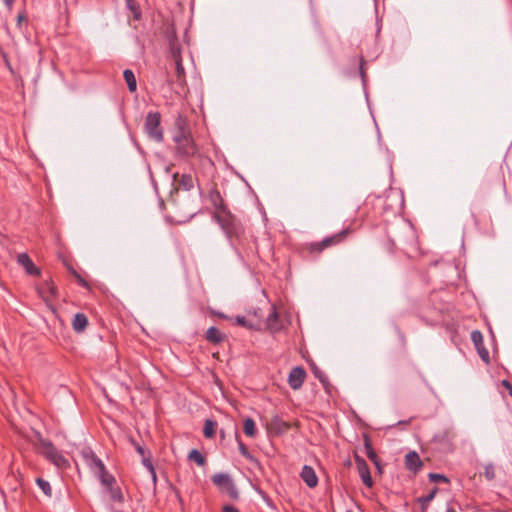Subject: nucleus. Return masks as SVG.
<instances>
[{
  "mask_svg": "<svg viewBox=\"0 0 512 512\" xmlns=\"http://www.w3.org/2000/svg\"><path fill=\"white\" fill-rule=\"evenodd\" d=\"M208 198L215 211L213 218L220 225L231 246L241 259L254 260L258 258V242L242 222L233 215L224 203L217 188L209 191Z\"/></svg>",
  "mask_w": 512,
  "mask_h": 512,
  "instance_id": "1",
  "label": "nucleus"
},
{
  "mask_svg": "<svg viewBox=\"0 0 512 512\" xmlns=\"http://www.w3.org/2000/svg\"><path fill=\"white\" fill-rule=\"evenodd\" d=\"M387 236L389 238L388 252L393 253L395 248H399L407 255L417 251V234L409 222L401 220L390 226L387 229Z\"/></svg>",
  "mask_w": 512,
  "mask_h": 512,
  "instance_id": "2",
  "label": "nucleus"
},
{
  "mask_svg": "<svg viewBox=\"0 0 512 512\" xmlns=\"http://www.w3.org/2000/svg\"><path fill=\"white\" fill-rule=\"evenodd\" d=\"M175 124L176 130L173 134L175 156L180 159L188 160L199 155V148L191 135L187 121L179 116Z\"/></svg>",
  "mask_w": 512,
  "mask_h": 512,
  "instance_id": "3",
  "label": "nucleus"
},
{
  "mask_svg": "<svg viewBox=\"0 0 512 512\" xmlns=\"http://www.w3.org/2000/svg\"><path fill=\"white\" fill-rule=\"evenodd\" d=\"M81 456L84 463L89 469L99 478L104 486L114 484L115 478L110 475L102 460L90 448H84L81 451Z\"/></svg>",
  "mask_w": 512,
  "mask_h": 512,
  "instance_id": "4",
  "label": "nucleus"
},
{
  "mask_svg": "<svg viewBox=\"0 0 512 512\" xmlns=\"http://www.w3.org/2000/svg\"><path fill=\"white\" fill-rule=\"evenodd\" d=\"M354 232V229L351 226H348L341 230L340 232L333 234L324 238L319 242H312L306 245L305 249L311 255H319L325 249L339 245L346 241V239Z\"/></svg>",
  "mask_w": 512,
  "mask_h": 512,
  "instance_id": "5",
  "label": "nucleus"
},
{
  "mask_svg": "<svg viewBox=\"0 0 512 512\" xmlns=\"http://www.w3.org/2000/svg\"><path fill=\"white\" fill-rule=\"evenodd\" d=\"M39 453L58 468L63 469L69 466L68 460L57 450V448L49 440H40Z\"/></svg>",
  "mask_w": 512,
  "mask_h": 512,
  "instance_id": "6",
  "label": "nucleus"
},
{
  "mask_svg": "<svg viewBox=\"0 0 512 512\" xmlns=\"http://www.w3.org/2000/svg\"><path fill=\"white\" fill-rule=\"evenodd\" d=\"M212 483L218 488L221 493L226 494L230 500H239V491L229 474L216 473L211 478Z\"/></svg>",
  "mask_w": 512,
  "mask_h": 512,
  "instance_id": "7",
  "label": "nucleus"
},
{
  "mask_svg": "<svg viewBox=\"0 0 512 512\" xmlns=\"http://www.w3.org/2000/svg\"><path fill=\"white\" fill-rule=\"evenodd\" d=\"M144 130L151 139L157 142L163 141L164 134L161 127V114L159 112L155 111L147 114Z\"/></svg>",
  "mask_w": 512,
  "mask_h": 512,
  "instance_id": "8",
  "label": "nucleus"
},
{
  "mask_svg": "<svg viewBox=\"0 0 512 512\" xmlns=\"http://www.w3.org/2000/svg\"><path fill=\"white\" fill-rule=\"evenodd\" d=\"M455 434L450 430H444L434 435L432 442L435 448L442 453H450L454 450L453 440Z\"/></svg>",
  "mask_w": 512,
  "mask_h": 512,
  "instance_id": "9",
  "label": "nucleus"
},
{
  "mask_svg": "<svg viewBox=\"0 0 512 512\" xmlns=\"http://www.w3.org/2000/svg\"><path fill=\"white\" fill-rule=\"evenodd\" d=\"M471 340L477 350L479 357L486 364L490 363L489 351L484 346L483 335L479 330H474L471 333Z\"/></svg>",
  "mask_w": 512,
  "mask_h": 512,
  "instance_id": "10",
  "label": "nucleus"
},
{
  "mask_svg": "<svg viewBox=\"0 0 512 512\" xmlns=\"http://www.w3.org/2000/svg\"><path fill=\"white\" fill-rule=\"evenodd\" d=\"M355 463H356L358 474H359L363 484L366 485L368 488H371L373 486V479L371 477L370 469H369L367 462L362 457L356 455Z\"/></svg>",
  "mask_w": 512,
  "mask_h": 512,
  "instance_id": "11",
  "label": "nucleus"
},
{
  "mask_svg": "<svg viewBox=\"0 0 512 512\" xmlns=\"http://www.w3.org/2000/svg\"><path fill=\"white\" fill-rule=\"evenodd\" d=\"M306 378V371L301 366H296L291 369L288 376V384L293 390H298L302 387Z\"/></svg>",
  "mask_w": 512,
  "mask_h": 512,
  "instance_id": "12",
  "label": "nucleus"
},
{
  "mask_svg": "<svg viewBox=\"0 0 512 512\" xmlns=\"http://www.w3.org/2000/svg\"><path fill=\"white\" fill-rule=\"evenodd\" d=\"M265 324L267 330H269L271 333H277L284 328L283 321L280 319L275 305L271 306V312L267 316Z\"/></svg>",
  "mask_w": 512,
  "mask_h": 512,
  "instance_id": "13",
  "label": "nucleus"
},
{
  "mask_svg": "<svg viewBox=\"0 0 512 512\" xmlns=\"http://www.w3.org/2000/svg\"><path fill=\"white\" fill-rule=\"evenodd\" d=\"M17 263L22 266L25 272L30 276H39L41 274L40 269L33 263L27 253H20L17 256Z\"/></svg>",
  "mask_w": 512,
  "mask_h": 512,
  "instance_id": "14",
  "label": "nucleus"
},
{
  "mask_svg": "<svg viewBox=\"0 0 512 512\" xmlns=\"http://www.w3.org/2000/svg\"><path fill=\"white\" fill-rule=\"evenodd\" d=\"M405 466L409 471L416 474L422 469L423 461L417 452L410 451L405 455Z\"/></svg>",
  "mask_w": 512,
  "mask_h": 512,
  "instance_id": "15",
  "label": "nucleus"
},
{
  "mask_svg": "<svg viewBox=\"0 0 512 512\" xmlns=\"http://www.w3.org/2000/svg\"><path fill=\"white\" fill-rule=\"evenodd\" d=\"M300 477L309 488H314L318 484V477L311 466L304 465Z\"/></svg>",
  "mask_w": 512,
  "mask_h": 512,
  "instance_id": "16",
  "label": "nucleus"
},
{
  "mask_svg": "<svg viewBox=\"0 0 512 512\" xmlns=\"http://www.w3.org/2000/svg\"><path fill=\"white\" fill-rule=\"evenodd\" d=\"M205 339L214 345L220 344L225 340V335L216 327H210L205 333Z\"/></svg>",
  "mask_w": 512,
  "mask_h": 512,
  "instance_id": "17",
  "label": "nucleus"
},
{
  "mask_svg": "<svg viewBox=\"0 0 512 512\" xmlns=\"http://www.w3.org/2000/svg\"><path fill=\"white\" fill-rule=\"evenodd\" d=\"M88 326V318L84 313H77L72 321L73 330L77 333L83 332Z\"/></svg>",
  "mask_w": 512,
  "mask_h": 512,
  "instance_id": "18",
  "label": "nucleus"
},
{
  "mask_svg": "<svg viewBox=\"0 0 512 512\" xmlns=\"http://www.w3.org/2000/svg\"><path fill=\"white\" fill-rule=\"evenodd\" d=\"M174 180L178 181V186L185 190H190L194 186V179L191 174L179 175L178 173H176L174 175Z\"/></svg>",
  "mask_w": 512,
  "mask_h": 512,
  "instance_id": "19",
  "label": "nucleus"
},
{
  "mask_svg": "<svg viewBox=\"0 0 512 512\" xmlns=\"http://www.w3.org/2000/svg\"><path fill=\"white\" fill-rule=\"evenodd\" d=\"M364 448H365V452H366V455L369 458V460H371L377 467H379L380 459H379L377 453L375 452V450L372 446L371 440L369 439L368 436H365V438H364Z\"/></svg>",
  "mask_w": 512,
  "mask_h": 512,
  "instance_id": "20",
  "label": "nucleus"
},
{
  "mask_svg": "<svg viewBox=\"0 0 512 512\" xmlns=\"http://www.w3.org/2000/svg\"><path fill=\"white\" fill-rule=\"evenodd\" d=\"M270 426L276 433H283L290 429V424L282 420L279 416L271 419Z\"/></svg>",
  "mask_w": 512,
  "mask_h": 512,
  "instance_id": "21",
  "label": "nucleus"
},
{
  "mask_svg": "<svg viewBox=\"0 0 512 512\" xmlns=\"http://www.w3.org/2000/svg\"><path fill=\"white\" fill-rule=\"evenodd\" d=\"M437 492L438 488L434 487L427 495H423L417 498V502L419 503L422 512H425L430 502L435 498Z\"/></svg>",
  "mask_w": 512,
  "mask_h": 512,
  "instance_id": "22",
  "label": "nucleus"
},
{
  "mask_svg": "<svg viewBox=\"0 0 512 512\" xmlns=\"http://www.w3.org/2000/svg\"><path fill=\"white\" fill-rule=\"evenodd\" d=\"M124 80L127 84L128 90L131 93L136 92L137 90V81L134 72L131 69H126L123 72Z\"/></svg>",
  "mask_w": 512,
  "mask_h": 512,
  "instance_id": "23",
  "label": "nucleus"
},
{
  "mask_svg": "<svg viewBox=\"0 0 512 512\" xmlns=\"http://www.w3.org/2000/svg\"><path fill=\"white\" fill-rule=\"evenodd\" d=\"M188 460L195 462L198 466L203 467L206 465V457L197 449H193L188 454Z\"/></svg>",
  "mask_w": 512,
  "mask_h": 512,
  "instance_id": "24",
  "label": "nucleus"
},
{
  "mask_svg": "<svg viewBox=\"0 0 512 512\" xmlns=\"http://www.w3.org/2000/svg\"><path fill=\"white\" fill-rule=\"evenodd\" d=\"M243 431L248 437H255L257 433L255 421L248 417L243 422Z\"/></svg>",
  "mask_w": 512,
  "mask_h": 512,
  "instance_id": "25",
  "label": "nucleus"
},
{
  "mask_svg": "<svg viewBox=\"0 0 512 512\" xmlns=\"http://www.w3.org/2000/svg\"><path fill=\"white\" fill-rule=\"evenodd\" d=\"M217 422L207 419L204 423L203 434L206 438H213L216 434Z\"/></svg>",
  "mask_w": 512,
  "mask_h": 512,
  "instance_id": "26",
  "label": "nucleus"
},
{
  "mask_svg": "<svg viewBox=\"0 0 512 512\" xmlns=\"http://www.w3.org/2000/svg\"><path fill=\"white\" fill-rule=\"evenodd\" d=\"M311 371H312L313 375L315 376V378H317L322 383L324 388L327 390L330 383H329L328 377L325 375V373L319 367H317L315 364H313L311 366Z\"/></svg>",
  "mask_w": 512,
  "mask_h": 512,
  "instance_id": "27",
  "label": "nucleus"
},
{
  "mask_svg": "<svg viewBox=\"0 0 512 512\" xmlns=\"http://www.w3.org/2000/svg\"><path fill=\"white\" fill-rule=\"evenodd\" d=\"M142 464L149 471V473H150V475L152 477L153 482L156 483L157 475H156V471H155L154 465H153V463L151 461V454H150V452H148L146 455L142 456Z\"/></svg>",
  "mask_w": 512,
  "mask_h": 512,
  "instance_id": "28",
  "label": "nucleus"
},
{
  "mask_svg": "<svg viewBox=\"0 0 512 512\" xmlns=\"http://www.w3.org/2000/svg\"><path fill=\"white\" fill-rule=\"evenodd\" d=\"M109 489L110 498L115 502H123L124 497L120 487H114L113 484L107 486Z\"/></svg>",
  "mask_w": 512,
  "mask_h": 512,
  "instance_id": "29",
  "label": "nucleus"
},
{
  "mask_svg": "<svg viewBox=\"0 0 512 512\" xmlns=\"http://www.w3.org/2000/svg\"><path fill=\"white\" fill-rule=\"evenodd\" d=\"M36 483L46 496H52V488L48 481L44 480L43 478H37Z\"/></svg>",
  "mask_w": 512,
  "mask_h": 512,
  "instance_id": "30",
  "label": "nucleus"
},
{
  "mask_svg": "<svg viewBox=\"0 0 512 512\" xmlns=\"http://www.w3.org/2000/svg\"><path fill=\"white\" fill-rule=\"evenodd\" d=\"M483 475L484 477L488 480V481H492L495 479L496 477V473H495V467L493 464H486L484 466V471H483Z\"/></svg>",
  "mask_w": 512,
  "mask_h": 512,
  "instance_id": "31",
  "label": "nucleus"
},
{
  "mask_svg": "<svg viewBox=\"0 0 512 512\" xmlns=\"http://www.w3.org/2000/svg\"><path fill=\"white\" fill-rule=\"evenodd\" d=\"M234 322L235 324H237L238 326H241V327H245V328H248V329H254L255 326L249 322L245 316H240V315H237L235 318H234Z\"/></svg>",
  "mask_w": 512,
  "mask_h": 512,
  "instance_id": "32",
  "label": "nucleus"
},
{
  "mask_svg": "<svg viewBox=\"0 0 512 512\" xmlns=\"http://www.w3.org/2000/svg\"><path fill=\"white\" fill-rule=\"evenodd\" d=\"M170 51L174 61L182 59L180 47L175 42H170Z\"/></svg>",
  "mask_w": 512,
  "mask_h": 512,
  "instance_id": "33",
  "label": "nucleus"
},
{
  "mask_svg": "<svg viewBox=\"0 0 512 512\" xmlns=\"http://www.w3.org/2000/svg\"><path fill=\"white\" fill-rule=\"evenodd\" d=\"M174 63H175L177 78H178V80H181L182 78L185 77V69L182 64V59H178V60L174 61Z\"/></svg>",
  "mask_w": 512,
  "mask_h": 512,
  "instance_id": "34",
  "label": "nucleus"
},
{
  "mask_svg": "<svg viewBox=\"0 0 512 512\" xmlns=\"http://www.w3.org/2000/svg\"><path fill=\"white\" fill-rule=\"evenodd\" d=\"M428 478L431 482H445L449 483V479L443 475L438 473H429Z\"/></svg>",
  "mask_w": 512,
  "mask_h": 512,
  "instance_id": "35",
  "label": "nucleus"
},
{
  "mask_svg": "<svg viewBox=\"0 0 512 512\" xmlns=\"http://www.w3.org/2000/svg\"><path fill=\"white\" fill-rule=\"evenodd\" d=\"M237 441H238V447H239L240 454L243 457H245L246 459H252V456H251L247 446L238 438H237Z\"/></svg>",
  "mask_w": 512,
  "mask_h": 512,
  "instance_id": "36",
  "label": "nucleus"
},
{
  "mask_svg": "<svg viewBox=\"0 0 512 512\" xmlns=\"http://www.w3.org/2000/svg\"><path fill=\"white\" fill-rule=\"evenodd\" d=\"M365 64H366V61L361 56V58H360V65H359V72H360V76H361V79H362L363 82H365V80H366V71H365V68H364Z\"/></svg>",
  "mask_w": 512,
  "mask_h": 512,
  "instance_id": "37",
  "label": "nucleus"
},
{
  "mask_svg": "<svg viewBox=\"0 0 512 512\" xmlns=\"http://www.w3.org/2000/svg\"><path fill=\"white\" fill-rule=\"evenodd\" d=\"M131 443L134 446L135 450L138 452V454L142 457L146 455L148 452L145 451V449L134 439H131Z\"/></svg>",
  "mask_w": 512,
  "mask_h": 512,
  "instance_id": "38",
  "label": "nucleus"
},
{
  "mask_svg": "<svg viewBox=\"0 0 512 512\" xmlns=\"http://www.w3.org/2000/svg\"><path fill=\"white\" fill-rule=\"evenodd\" d=\"M75 279L80 286H82L84 288H89L88 282L80 274L77 275V277Z\"/></svg>",
  "mask_w": 512,
  "mask_h": 512,
  "instance_id": "39",
  "label": "nucleus"
},
{
  "mask_svg": "<svg viewBox=\"0 0 512 512\" xmlns=\"http://www.w3.org/2000/svg\"><path fill=\"white\" fill-rule=\"evenodd\" d=\"M501 384L507 390L509 395L512 397V384L508 380H503L501 382Z\"/></svg>",
  "mask_w": 512,
  "mask_h": 512,
  "instance_id": "40",
  "label": "nucleus"
},
{
  "mask_svg": "<svg viewBox=\"0 0 512 512\" xmlns=\"http://www.w3.org/2000/svg\"><path fill=\"white\" fill-rule=\"evenodd\" d=\"M222 512H240L236 507L232 505H224Z\"/></svg>",
  "mask_w": 512,
  "mask_h": 512,
  "instance_id": "41",
  "label": "nucleus"
},
{
  "mask_svg": "<svg viewBox=\"0 0 512 512\" xmlns=\"http://www.w3.org/2000/svg\"><path fill=\"white\" fill-rule=\"evenodd\" d=\"M22 22H27V17L24 13H20L17 17L18 26H20Z\"/></svg>",
  "mask_w": 512,
  "mask_h": 512,
  "instance_id": "42",
  "label": "nucleus"
},
{
  "mask_svg": "<svg viewBox=\"0 0 512 512\" xmlns=\"http://www.w3.org/2000/svg\"><path fill=\"white\" fill-rule=\"evenodd\" d=\"M497 179H498V182H499L500 185H502V186L505 185L504 176H503V173L501 171H497Z\"/></svg>",
  "mask_w": 512,
  "mask_h": 512,
  "instance_id": "43",
  "label": "nucleus"
},
{
  "mask_svg": "<svg viewBox=\"0 0 512 512\" xmlns=\"http://www.w3.org/2000/svg\"><path fill=\"white\" fill-rule=\"evenodd\" d=\"M47 287L50 294L54 296L56 294V287L54 286V284H47Z\"/></svg>",
  "mask_w": 512,
  "mask_h": 512,
  "instance_id": "44",
  "label": "nucleus"
},
{
  "mask_svg": "<svg viewBox=\"0 0 512 512\" xmlns=\"http://www.w3.org/2000/svg\"><path fill=\"white\" fill-rule=\"evenodd\" d=\"M7 8L11 9L16 0H3Z\"/></svg>",
  "mask_w": 512,
  "mask_h": 512,
  "instance_id": "45",
  "label": "nucleus"
},
{
  "mask_svg": "<svg viewBox=\"0 0 512 512\" xmlns=\"http://www.w3.org/2000/svg\"><path fill=\"white\" fill-rule=\"evenodd\" d=\"M253 315L259 319L262 318V313H261V310L260 309H257V310H254L253 311Z\"/></svg>",
  "mask_w": 512,
  "mask_h": 512,
  "instance_id": "46",
  "label": "nucleus"
},
{
  "mask_svg": "<svg viewBox=\"0 0 512 512\" xmlns=\"http://www.w3.org/2000/svg\"><path fill=\"white\" fill-rule=\"evenodd\" d=\"M70 272L74 276V278H76L77 275H79V273L75 269H73V268H70Z\"/></svg>",
  "mask_w": 512,
  "mask_h": 512,
  "instance_id": "47",
  "label": "nucleus"
},
{
  "mask_svg": "<svg viewBox=\"0 0 512 512\" xmlns=\"http://www.w3.org/2000/svg\"><path fill=\"white\" fill-rule=\"evenodd\" d=\"M70 272L74 276V278H76L77 275H79V273L75 269H73V268H70Z\"/></svg>",
  "mask_w": 512,
  "mask_h": 512,
  "instance_id": "48",
  "label": "nucleus"
},
{
  "mask_svg": "<svg viewBox=\"0 0 512 512\" xmlns=\"http://www.w3.org/2000/svg\"><path fill=\"white\" fill-rule=\"evenodd\" d=\"M446 512H457V511L452 507H448Z\"/></svg>",
  "mask_w": 512,
  "mask_h": 512,
  "instance_id": "49",
  "label": "nucleus"
},
{
  "mask_svg": "<svg viewBox=\"0 0 512 512\" xmlns=\"http://www.w3.org/2000/svg\"><path fill=\"white\" fill-rule=\"evenodd\" d=\"M438 297V293H432L431 294V299H436Z\"/></svg>",
  "mask_w": 512,
  "mask_h": 512,
  "instance_id": "50",
  "label": "nucleus"
},
{
  "mask_svg": "<svg viewBox=\"0 0 512 512\" xmlns=\"http://www.w3.org/2000/svg\"><path fill=\"white\" fill-rule=\"evenodd\" d=\"M219 316H220L221 318L228 319V317H227L226 315H224V314H219Z\"/></svg>",
  "mask_w": 512,
  "mask_h": 512,
  "instance_id": "51",
  "label": "nucleus"
},
{
  "mask_svg": "<svg viewBox=\"0 0 512 512\" xmlns=\"http://www.w3.org/2000/svg\"><path fill=\"white\" fill-rule=\"evenodd\" d=\"M402 423L408 424V423H410V420H408V421H399V424H402Z\"/></svg>",
  "mask_w": 512,
  "mask_h": 512,
  "instance_id": "52",
  "label": "nucleus"
},
{
  "mask_svg": "<svg viewBox=\"0 0 512 512\" xmlns=\"http://www.w3.org/2000/svg\"><path fill=\"white\" fill-rule=\"evenodd\" d=\"M435 309L442 310L443 306H435Z\"/></svg>",
  "mask_w": 512,
  "mask_h": 512,
  "instance_id": "53",
  "label": "nucleus"
},
{
  "mask_svg": "<svg viewBox=\"0 0 512 512\" xmlns=\"http://www.w3.org/2000/svg\"><path fill=\"white\" fill-rule=\"evenodd\" d=\"M346 512H353L352 510H346Z\"/></svg>",
  "mask_w": 512,
  "mask_h": 512,
  "instance_id": "54",
  "label": "nucleus"
}]
</instances>
